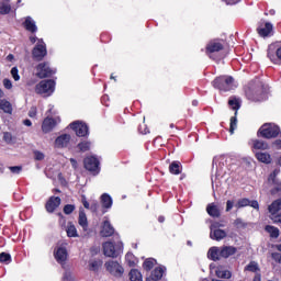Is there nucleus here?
<instances>
[{
  "mask_svg": "<svg viewBox=\"0 0 281 281\" xmlns=\"http://www.w3.org/2000/svg\"><path fill=\"white\" fill-rule=\"evenodd\" d=\"M102 247L103 255L106 256V258H117L124 249V244L122 241H117L115 244H113V241H105Z\"/></svg>",
  "mask_w": 281,
  "mask_h": 281,
  "instance_id": "nucleus-3",
  "label": "nucleus"
},
{
  "mask_svg": "<svg viewBox=\"0 0 281 281\" xmlns=\"http://www.w3.org/2000/svg\"><path fill=\"white\" fill-rule=\"evenodd\" d=\"M169 172L171 175H181V162L173 161L169 166Z\"/></svg>",
  "mask_w": 281,
  "mask_h": 281,
  "instance_id": "nucleus-31",
  "label": "nucleus"
},
{
  "mask_svg": "<svg viewBox=\"0 0 281 281\" xmlns=\"http://www.w3.org/2000/svg\"><path fill=\"white\" fill-rule=\"evenodd\" d=\"M100 267H102V260L94 259L89 261V270L90 271H99Z\"/></svg>",
  "mask_w": 281,
  "mask_h": 281,
  "instance_id": "nucleus-34",
  "label": "nucleus"
},
{
  "mask_svg": "<svg viewBox=\"0 0 281 281\" xmlns=\"http://www.w3.org/2000/svg\"><path fill=\"white\" fill-rule=\"evenodd\" d=\"M55 89L56 82L54 80H42L40 83L35 86V93L48 98V95H52V93H54Z\"/></svg>",
  "mask_w": 281,
  "mask_h": 281,
  "instance_id": "nucleus-5",
  "label": "nucleus"
},
{
  "mask_svg": "<svg viewBox=\"0 0 281 281\" xmlns=\"http://www.w3.org/2000/svg\"><path fill=\"white\" fill-rule=\"evenodd\" d=\"M206 212L209 216H212L213 218H218V216H221V210H218V206H216L214 203L207 205Z\"/></svg>",
  "mask_w": 281,
  "mask_h": 281,
  "instance_id": "nucleus-25",
  "label": "nucleus"
},
{
  "mask_svg": "<svg viewBox=\"0 0 281 281\" xmlns=\"http://www.w3.org/2000/svg\"><path fill=\"white\" fill-rule=\"evenodd\" d=\"M70 164H71V166H72V168H78V161H76V159H74V158H70Z\"/></svg>",
  "mask_w": 281,
  "mask_h": 281,
  "instance_id": "nucleus-63",
  "label": "nucleus"
},
{
  "mask_svg": "<svg viewBox=\"0 0 281 281\" xmlns=\"http://www.w3.org/2000/svg\"><path fill=\"white\" fill-rule=\"evenodd\" d=\"M266 232H268V234H270L271 238H278V236H280V229L276 226L267 225Z\"/></svg>",
  "mask_w": 281,
  "mask_h": 281,
  "instance_id": "nucleus-33",
  "label": "nucleus"
},
{
  "mask_svg": "<svg viewBox=\"0 0 281 281\" xmlns=\"http://www.w3.org/2000/svg\"><path fill=\"white\" fill-rule=\"evenodd\" d=\"M101 203L105 210H111V207L113 206V199L111 198V195H109V193H103L101 195Z\"/></svg>",
  "mask_w": 281,
  "mask_h": 281,
  "instance_id": "nucleus-26",
  "label": "nucleus"
},
{
  "mask_svg": "<svg viewBox=\"0 0 281 281\" xmlns=\"http://www.w3.org/2000/svg\"><path fill=\"white\" fill-rule=\"evenodd\" d=\"M269 93V88L261 82L252 85L246 89V97L251 100V102H262L267 100V94Z\"/></svg>",
  "mask_w": 281,
  "mask_h": 281,
  "instance_id": "nucleus-2",
  "label": "nucleus"
},
{
  "mask_svg": "<svg viewBox=\"0 0 281 281\" xmlns=\"http://www.w3.org/2000/svg\"><path fill=\"white\" fill-rule=\"evenodd\" d=\"M78 148H79V150H81V153H87V150H89L91 148V143H89V142L80 143L78 145Z\"/></svg>",
  "mask_w": 281,
  "mask_h": 281,
  "instance_id": "nucleus-44",
  "label": "nucleus"
},
{
  "mask_svg": "<svg viewBox=\"0 0 281 281\" xmlns=\"http://www.w3.org/2000/svg\"><path fill=\"white\" fill-rule=\"evenodd\" d=\"M225 166V157H218L213 159V169L215 168L216 175L221 176V170Z\"/></svg>",
  "mask_w": 281,
  "mask_h": 281,
  "instance_id": "nucleus-24",
  "label": "nucleus"
},
{
  "mask_svg": "<svg viewBox=\"0 0 281 281\" xmlns=\"http://www.w3.org/2000/svg\"><path fill=\"white\" fill-rule=\"evenodd\" d=\"M280 175V169H274L272 173L269 175L268 183L272 181H278L277 177Z\"/></svg>",
  "mask_w": 281,
  "mask_h": 281,
  "instance_id": "nucleus-45",
  "label": "nucleus"
},
{
  "mask_svg": "<svg viewBox=\"0 0 281 281\" xmlns=\"http://www.w3.org/2000/svg\"><path fill=\"white\" fill-rule=\"evenodd\" d=\"M257 32L259 34V36H269V34H271V32H273V24L266 22V23H261L259 25V27L257 29Z\"/></svg>",
  "mask_w": 281,
  "mask_h": 281,
  "instance_id": "nucleus-19",
  "label": "nucleus"
},
{
  "mask_svg": "<svg viewBox=\"0 0 281 281\" xmlns=\"http://www.w3.org/2000/svg\"><path fill=\"white\" fill-rule=\"evenodd\" d=\"M4 89H12V81L10 79H3Z\"/></svg>",
  "mask_w": 281,
  "mask_h": 281,
  "instance_id": "nucleus-56",
  "label": "nucleus"
},
{
  "mask_svg": "<svg viewBox=\"0 0 281 281\" xmlns=\"http://www.w3.org/2000/svg\"><path fill=\"white\" fill-rule=\"evenodd\" d=\"M0 111H3V113H9V115H11L12 104L5 99H0Z\"/></svg>",
  "mask_w": 281,
  "mask_h": 281,
  "instance_id": "nucleus-29",
  "label": "nucleus"
},
{
  "mask_svg": "<svg viewBox=\"0 0 281 281\" xmlns=\"http://www.w3.org/2000/svg\"><path fill=\"white\" fill-rule=\"evenodd\" d=\"M106 271H109L112 276H115L116 278L122 277L124 273V268L120 265L117 261H108L105 262Z\"/></svg>",
  "mask_w": 281,
  "mask_h": 281,
  "instance_id": "nucleus-11",
  "label": "nucleus"
},
{
  "mask_svg": "<svg viewBox=\"0 0 281 281\" xmlns=\"http://www.w3.org/2000/svg\"><path fill=\"white\" fill-rule=\"evenodd\" d=\"M69 126L75 131L77 137H87V135H89V126L80 121H75L70 123Z\"/></svg>",
  "mask_w": 281,
  "mask_h": 281,
  "instance_id": "nucleus-10",
  "label": "nucleus"
},
{
  "mask_svg": "<svg viewBox=\"0 0 281 281\" xmlns=\"http://www.w3.org/2000/svg\"><path fill=\"white\" fill-rule=\"evenodd\" d=\"M90 254L92 256H97V254H100V247H95V246L91 247L90 248Z\"/></svg>",
  "mask_w": 281,
  "mask_h": 281,
  "instance_id": "nucleus-58",
  "label": "nucleus"
},
{
  "mask_svg": "<svg viewBox=\"0 0 281 281\" xmlns=\"http://www.w3.org/2000/svg\"><path fill=\"white\" fill-rule=\"evenodd\" d=\"M67 256H68L67 248L65 247H59L54 252V257L59 265H65V261L67 260Z\"/></svg>",
  "mask_w": 281,
  "mask_h": 281,
  "instance_id": "nucleus-18",
  "label": "nucleus"
},
{
  "mask_svg": "<svg viewBox=\"0 0 281 281\" xmlns=\"http://www.w3.org/2000/svg\"><path fill=\"white\" fill-rule=\"evenodd\" d=\"M100 234L103 238H109L115 234V228H113L108 217H104Z\"/></svg>",
  "mask_w": 281,
  "mask_h": 281,
  "instance_id": "nucleus-13",
  "label": "nucleus"
},
{
  "mask_svg": "<svg viewBox=\"0 0 281 281\" xmlns=\"http://www.w3.org/2000/svg\"><path fill=\"white\" fill-rule=\"evenodd\" d=\"M57 207H60V198L50 196L46 203V212H49V214H52L56 211Z\"/></svg>",
  "mask_w": 281,
  "mask_h": 281,
  "instance_id": "nucleus-17",
  "label": "nucleus"
},
{
  "mask_svg": "<svg viewBox=\"0 0 281 281\" xmlns=\"http://www.w3.org/2000/svg\"><path fill=\"white\" fill-rule=\"evenodd\" d=\"M71 142V135L63 134L55 139V148H67Z\"/></svg>",
  "mask_w": 281,
  "mask_h": 281,
  "instance_id": "nucleus-16",
  "label": "nucleus"
},
{
  "mask_svg": "<svg viewBox=\"0 0 281 281\" xmlns=\"http://www.w3.org/2000/svg\"><path fill=\"white\" fill-rule=\"evenodd\" d=\"M86 170H89L90 172H99L100 170V160L95 158V156L87 157L83 160Z\"/></svg>",
  "mask_w": 281,
  "mask_h": 281,
  "instance_id": "nucleus-12",
  "label": "nucleus"
},
{
  "mask_svg": "<svg viewBox=\"0 0 281 281\" xmlns=\"http://www.w3.org/2000/svg\"><path fill=\"white\" fill-rule=\"evenodd\" d=\"M249 203H250V200L247 198H244L237 201V203L235 204V207L240 210V207H247Z\"/></svg>",
  "mask_w": 281,
  "mask_h": 281,
  "instance_id": "nucleus-42",
  "label": "nucleus"
},
{
  "mask_svg": "<svg viewBox=\"0 0 281 281\" xmlns=\"http://www.w3.org/2000/svg\"><path fill=\"white\" fill-rule=\"evenodd\" d=\"M34 60H43L47 56V46L43 40H38L32 52Z\"/></svg>",
  "mask_w": 281,
  "mask_h": 281,
  "instance_id": "nucleus-8",
  "label": "nucleus"
},
{
  "mask_svg": "<svg viewBox=\"0 0 281 281\" xmlns=\"http://www.w3.org/2000/svg\"><path fill=\"white\" fill-rule=\"evenodd\" d=\"M56 126V120L52 117H46L42 123L43 133H52Z\"/></svg>",
  "mask_w": 281,
  "mask_h": 281,
  "instance_id": "nucleus-21",
  "label": "nucleus"
},
{
  "mask_svg": "<svg viewBox=\"0 0 281 281\" xmlns=\"http://www.w3.org/2000/svg\"><path fill=\"white\" fill-rule=\"evenodd\" d=\"M78 223L80 227H82L83 232H87V229H89V222L87 220V214L85 213V211L79 212Z\"/></svg>",
  "mask_w": 281,
  "mask_h": 281,
  "instance_id": "nucleus-28",
  "label": "nucleus"
},
{
  "mask_svg": "<svg viewBox=\"0 0 281 281\" xmlns=\"http://www.w3.org/2000/svg\"><path fill=\"white\" fill-rule=\"evenodd\" d=\"M11 76H12L13 80H15V82H19V80H21V76H19V68L13 67L11 69Z\"/></svg>",
  "mask_w": 281,
  "mask_h": 281,
  "instance_id": "nucleus-47",
  "label": "nucleus"
},
{
  "mask_svg": "<svg viewBox=\"0 0 281 281\" xmlns=\"http://www.w3.org/2000/svg\"><path fill=\"white\" fill-rule=\"evenodd\" d=\"M240 104H241V101L239 98H234L232 97L229 100H228V105L229 108L235 111V115H238V109H240Z\"/></svg>",
  "mask_w": 281,
  "mask_h": 281,
  "instance_id": "nucleus-27",
  "label": "nucleus"
},
{
  "mask_svg": "<svg viewBox=\"0 0 281 281\" xmlns=\"http://www.w3.org/2000/svg\"><path fill=\"white\" fill-rule=\"evenodd\" d=\"M130 280L131 281H144L142 278V272H139L137 269H133L130 271Z\"/></svg>",
  "mask_w": 281,
  "mask_h": 281,
  "instance_id": "nucleus-36",
  "label": "nucleus"
},
{
  "mask_svg": "<svg viewBox=\"0 0 281 281\" xmlns=\"http://www.w3.org/2000/svg\"><path fill=\"white\" fill-rule=\"evenodd\" d=\"M213 87L220 91H232L236 89V83H234V78L229 76H221L214 79Z\"/></svg>",
  "mask_w": 281,
  "mask_h": 281,
  "instance_id": "nucleus-4",
  "label": "nucleus"
},
{
  "mask_svg": "<svg viewBox=\"0 0 281 281\" xmlns=\"http://www.w3.org/2000/svg\"><path fill=\"white\" fill-rule=\"evenodd\" d=\"M9 170L12 172V175H21V171L23 170V167L13 166V167H9Z\"/></svg>",
  "mask_w": 281,
  "mask_h": 281,
  "instance_id": "nucleus-48",
  "label": "nucleus"
},
{
  "mask_svg": "<svg viewBox=\"0 0 281 281\" xmlns=\"http://www.w3.org/2000/svg\"><path fill=\"white\" fill-rule=\"evenodd\" d=\"M54 74H56V70L52 69L48 63H41L36 67L37 78H50Z\"/></svg>",
  "mask_w": 281,
  "mask_h": 281,
  "instance_id": "nucleus-9",
  "label": "nucleus"
},
{
  "mask_svg": "<svg viewBox=\"0 0 281 281\" xmlns=\"http://www.w3.org/2000/svg\"><path fill=\"white\" fill-rule=\"evenodd\" d=\"M256 158L261 164H271V155L269 153H256Z\"/></svg>",
  "mask_w": 281,
  "mask_h": 281,
  "instance_id": "nucleus-30",
  "label": "nucleus"
},
{
  "mask_svg": "<svg viewBox=\"0 0 281 281\" xmlns=\"http://www.w3.org/2000/svg\"><path fill=\"white\" fill-rule=\"evenodd\" d=\"M66 234L68 238H78V229L74 224H69L66 228Z\"/></svg>",
  "mask_w": 281,
  "mask_h": 281,
  "instance_id": "nucleus-32",
  "label": "nucleus"
},
{
  "mask_svg": "<svg viewBox=\"0 0 281 281\" xmlns=\"http://www.w3.org/2000/svg\"><path fill=\"white\" fill-rule=\"evenodd\" d=\"M212 271H215V276H217V278H222L223 280H229V278H232V272L223 268V266L212 268Z\"/></svg>",
  "mask_w": 281,
  "mask_h": 281,
  "instance_id": "nucleus-20",
  "label": "nucleus"
},
{
  "mask_svg": "<svg viewBox=\"0 0 281 281\" xmlns=\"http://www.w3.org/2000/svg\"><path fill=\"white\" fill-rule=\"evenodd\" d=\"M0 262L4 265H10L12 262V256L8 252H1L0 254Z\"/></svg>",
  "mask_w": 281,
  "mask_h": 281,
  "instance_id": "nucleus-40",
  "label": "nucleus"
},
{
  "mask_svg": "<svg viewBox=\"0 0 281 281\" xmlns=\"http://www.w3.org/2000/svg\"><path fill=\"white\" fill-rule=\"evenodd\" d=\"M25 30L31 32L32 34L38 32V27L36 26V22L32 19V16H26L23 23Z\"/></svg>",
  "mask_w": 281,
  "mask_h": 281,
  "instance_id": "nucleus-22",
  "label": "nucleus"
},
{
  "mask_svg": "<svg viewBox=\"0 0 281 281\" xmlns=\"http://www.w3.org/2000/svg\"><path fill=\"white\" fill-rule=\"evenodd\" d=\"M64 281H74V276L71 274V272L66 271L63 278Z\"/></svg>",
  "mask_w": 281,
  "mask_h": 281,
  "instance_id": "nucleus-53",
  "label": "nucleus"
},
{
  "mask_svg": "<svg viewBox=\"0 0 281 281\" xmlns=\"http://www.w3.org/2000/svg\"><path fill=\"white\" fill-rule=\"evenodd\" d=\"M33 155L36 161H43V159H45V154H43V151L34 150Z\"/></svg>",
  "mask_w": 281,
  "mask_h": 281,
  "instance_id": "nucleus-46",
  "label": "nucleus"
},
{
  "mask_svg": "<svg viewBox=\"0 0 281 281\" xmlns=\"http://www.w3.org/2000/svg\"><path fill=\"white\" fill-rule=\"evenodd\" d=\"M245 271H250L251 273H257V271H260V268L258 267V262L251 261L249 265L245 267Z\"/></svg>",
  "mask_w": 281,
  "mask_h": 281,
  "instance_id": "nucleus-38",
  "label": "nucleus"
},
{
  "mask_svg": "<svg viewBox=\"0 0 281 281\" xmlns=\"http://www.w3.org/2000/svg\"><path fill=\"white\" fill-rule=\"evenodd\" d=\"M10 12H12V7L10 4L7 3H0V14L5 15V14H10Z\"/></svg>",
  "mask_w": 281,
  "mask_h": 281,
  "instance_id": "nucleus-41",
  "label": "nucleus"
},
{
  "mask_svg": "<svg viewBox=\"0 0 281 281\" xmlns=\"http://www.w3.org/2000/svg\"><path fill=\"white\" fill-rule=\"evenodd\" d=\"M30 117H36V106H32L29 111Z\"/></svg>",
  "mask_w": 281,
  "mask_h": 281,
  "instance_id": "nucleus-59",
  "label": "nucleus"
},
{
  "mask_svg": "<svg viewBox=\"0 0 281 281\" xmlns=\"http://www.w3.org/2000/svg\"><path fill=\"white\" fill-rule=\"evenodd\" d=\"M272 260H276V262H281V254L280 252H272Z\"/></svg>",
  "mask_w": 281,
  "mask_h": 281,
  "instance_id": "nucleus-55",
  "label": "nucleus"
},
{
  "mask_svg": "<svg viewBox=\"0 0 281 281\" xmlns=\"http://www.w3.org/2000/svg\"><path fill=\"white\" fill-rule=\"evenodd\" d=\"M258 134L265 139H273L280 135V127L273 123H266L259 128Z\"/></svg>",
  "mask_w": 281,
  "mask_h": 281,
  "instance_id": "nucleus-6",
  "label": "nucleus"
},
{
  "mask_svg": "<svg viewBox=\"0 0 281 281\" xmlns=\"http://www.w3.org/2000/svg\"><path fill=\"white\" fill-rule=\"evenodd\" d=\"M234 209V200H227L226 202V212H231Z\"/></svg>",
  "mask_w": 281,
  "mask_h": 281,
  "instance_id": "nucleus-54",
  "label": "nucleus"
},
{
  "mask_svg": "<svg viewBox=\"0 0 281 281\" xmlns=\"http://www.w3.org/2000/svg\"><path fill=\"white\" fill-rule=\"evenodd\" d=\"M249 205L254 207V210H260V204L256 200L250 201Z\"/></svg>",
  "mask_w": 281,
  "mask_h": 281,
  "instance_id": "nucleus-57",
  "label": "nucleus"
},
{
  "mask_svg": "<svg viewBox=\"0 0 281 281\" xmlns=\"http://www.w3.org/2000/svg\"><path fill=\"white\" fill-rule=\"evenodd\" d=\"M238 248H236L235 246H213L207 251V258H210V260H213V262H216L221 260V258H232V256H236Z\"/></svg>",
  "mask_w": 281,
  "mask_h": 281,
  "instance_id": "nucleus-1",
  "label": "nucleus"
},
{
  "mask_svg": "<svg viewBox=\"0 0 281 281\" xmlns=\"http://www.w3.org/2000/svg\"><path fill=\"white\" fill-rule=\"evenodd\" d=\"M133 254H127L125 256L126 262H128L130 267H135V260H133Z\"/></svg>",
  "mask_w": 281,
  "mask_h": 281,
  "instance_id": "nucleus-50",
  "label": "nucleus"
},
{
  "mask_svg": "<svg viewBox=\"0 0 281 281\" xmlns=\"http://www.w3.org/2000/svg\"><path fill=\"white\" fill-rule=\"evenodd\" d=\"M210 238H212V240H217V241L223 240V238H227V233L224 229L216 228V226L212 225Z\"/></svg>",
  "mask_w": 281,
  "mask_h": 281,
  "instance_id": "nucleus-15",
  "label": "nucleus"
},
{
  "mask_svg": "<svg viewBox=\"0 0 281 281\" xmlns=\"http://www.w3.org/2000/svg\"><path fill=\"white\" fill-rule=\"evenodd\" d=\"M224 1L227 5H236V3H238V1L240 0H222Z\"/></svg>",
  "mask_w": 281,
  "mask_h": 281,
  "instance_id": "nucleus-61",
  "label": "nucleus"
},
{
  "mask_svg": "<svg viewBox=\"0 0 281 281\" xmlns=\"http://www.w3.org/2000/svg\"><path fill=\"white\" fill-rule=\"evenodd\" d=\"M75 210H76V206H74L71 204H67V205L64 206V212L66 214H71Z\"/></svg>",
  "mask_w": 281,
  "mask_h": 281,
  "instance_id": "nucleus-51",
  "label": "nucleus"
},
{
  "mask_svg": "<svg viewBox=\"0 0 281 281\" xmlns=\"http://www.w3.org/2000/svg\"><path fill=\"white\" fill-rule=\"evenodd\" d=\"M164 268L158 267L155 268V270L151 272V278L156 279V280H161V278H164Z\"/></svg>",
  "mask_w": 281,
  "mask_h": 281,
  "instance_id": "nucleus-37",
  "label": "nucleus"
},
{
  "mask_svg": "<svg viewBox=\"0 0 281 281\" xmlns=\"http://www.w3.org/2000/svg\"><path fill=\"white\" fill-rule=\"evenodd\" d=\"M274 147L278 148V150L281 149V138L280 139H277L274 143H273Z\"/></svg>",
  "mask_w": 281,
  "mask_h": 281,
  "instance_id": "nucleus-62",
  "label": "nucleus"
},
{
  "mask_svg": "<svg viewBox=\"0 0 281 281\" xmlns=\"http://www.w3.org/2000/svg\"><path fill=\"white\" fill-rule=\"evenodd\" d=\"M252 150H269V143L260 139H252L250 142Z\"/></svg>",
  "mask_w": 281,
  "mask_h": 281,
  "instance_id": "nucleus-23",
  "label": "nucleus"
},
{
  "mask_svg": "<svg viewBox=\"0 0 281 281\" xmlns=\"http://www.w3.org/2000/svg\"><path fill=\"white\" fill-rule=\"evenodd\" d=\"M221 50H223V43H221V41L218 40L211 41L206 45V54H209V56L211 57H212L211 54H216V52H221Z\"/></svg>",
  "mask_w": 281,
  "mask_h": 281,
  "instance_id": "nucleus-14",
  "label": "nucleus"
},
{
  "mask_svg": "<svg viewBox=\"0 0 281 281\" xmlns=\"http://www.w3.org/2000/svg\"><path fill=\"white\" fill-rule=\"evenodd\" d=\"M237 126H238V119L235 115L231 117V127H229L231 135H234V132L236 131Z\"/></svg>",
  "mask_w": 281,
  "mask_h": 281,
  "instance_id": "nucleus-43",
  "label": "nucleus"
},
{
  "mask_svg": "<svg viewBox=\"0 0 281 281\" xmlns=\"http://www.w3.org/2000/svg\"><path fill=\"white\" fill-rule=\"evenodd\" d=\"M3 139L7 144H12V134L10 132H5L3 134Z\"/></svg>",
  "mask_w": 281,
  "mask_h": 281,
  "instance_id": "nucleus-52",
  "label": "nucleus"
},
{
  "mask_svg": "<svg viewBox=\"0 0 281 281\" xmlns=\"http://www.w3.org/2000/svg\"><path fill=\"white\" fill-rule=\"evenodd\" d=\"M90 210L94 214H98V210H100V204L98 203V201H94V202L91 203Z\"/></svg>",
  "mask_w": 281,
  "mask_h": 281,
  "instance_id": "nucleus-49",
  "label": "nucleus"
},
{
  "mask_svg": "<svg viewBox=\"0 0 281 281\" xmlns=\"http://www.w3.org/2000/svg\"><path fill=\"white\" fill-rule=\"evenodd\" d=\"M156 265L157 260L155 258H148L144 261L143 269H145V271H150V269H153V267H155Z\"/></svg>",
  "mask_w": 281,
  "mask_h": 281,
  "instance_id": "nucleus-35",
  "label": "nucleus"
},
{
  "mask_svg": "<svg viewBox=\"0 0 281 281\" xmlns=\"http://www.w3.org/2000/svg\"><path fill=\"white\" fill-rule=\"evenodd\" d=\"M276 54L278 59L281 60V46L277 49Z\"/></svg>",
  "mask_w": 281,
  "mask_h": 281,
  "instance_id": "nucleus-64",
  "label": "nucleus"
},
{
  "mask_svg": "<svg viewBox=\"0 0 281 281\" xmlns=\"http://www.w3.org/2000/svg\"><path fill=\"white\" fill-rule=\"evenodd\" d=\"M82 205L83 207H86V210H90L91 205L89 204V202L87 201V198H82Z\"/></svg>",
  "mask_w": 281,
  "mask_h": 281,
  "instance_id": "nucleus-60",
  "label": "nucleus"
},
{
  "mask_svg": "<svg viewBox=\"0 0 281 281\" xmlns=\"http://www.w3.org/2000/svg\"><path fill=\"white\" fill-rule=\"evenodd\" d=\"M269 183H270V186H273V189H271V194H278V192H281V181L280 180H274Z\"/></svg>",
  "mask_w": 281,
  "mask_h": 281,
  "instance_id": "nucleus-39",
  "label": "nucleus"
},
{
  "mask_svg": "<svg viewBox=\"0 0 281 281\" xmlns=\"http://www.w3.org/2000/svg\"><path fill=\"white\" fill-rule=\"evenodd\" d=\"M268 210L271 214L270 218L274 223H281V199L273 201L271 205H269Z\"/></svg>",
  "mask_w": 281,
  "mask_h": 281,
  "instance_id": "nucleus-7",
  "label": "nucleus"
}]
</instances>
